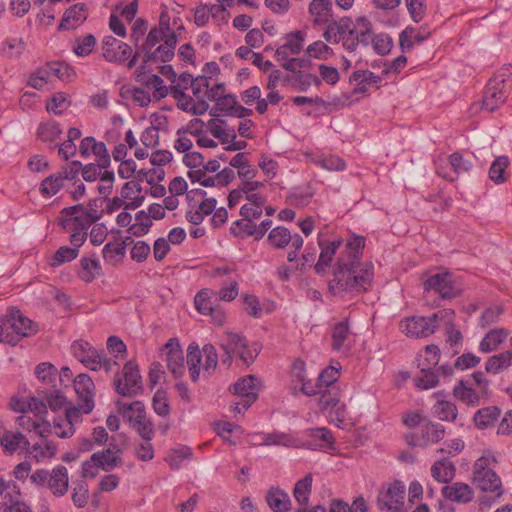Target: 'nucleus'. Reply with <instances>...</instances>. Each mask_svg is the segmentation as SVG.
I'll return each instance as SVG.
<instances>
[{
    "label": "nucleus",
    "instance_id": "nucleus-1",
    "mask_svg": "<svg viewBox=\"0 0 512 512\" xmlns=\"http://www.w3.org/2000/svg\"><path fill=\"white\" fill-rule=\"evenodd\" d=\"M365 239L354 236L346 243L345 255L341 256L334 270V279L329 283V290L334 295L343 292L366 291L373 280L374 271L371 263H360Z\"/></svg>",
    "mask_w": 512,
    "mask_h": 512
},
{
    "label": "nucleus",
    "instance_id": "nucleus-2",
    "mask_svg": "<svg viewBox=\"0 0 512 512\" xmlns=\"http://www.w3.org/2000/svg\"><path fill=\"white\" fill-rule=\"evenodd\" d=\"M372 23L367 17H359L356 24L350 17H342L331 21L323 33V37L329 43H341L348 52L356 58V50L359 45L368 46L370 41Z\"/></svg>",
    "mask_w": 512,
    "mask_h": 512
},
{
    "label": "nucleus",
    "instance_id": "nucleus-3",
    "mask_svg": "<svg viewBox=\"0 0 512 512\" xmlns=\"http://www.w3.org/2000/svg\"><path fill=\"white\" fill-rule=\"evenodd\" d=\"M455 318V312L451 309H442L429 317L410 316L402 319L399 323L400 331L412 339L427 338L434 334L441 321L451 323Z\"/></svg>",
    "mask_w": 512,
    "mask_h": 512
},
{
    "label": "nucleus",
    "instance_id": "nucleus-4",
    "mask_svg": "<svg viewBox=\"0 0 512 512\" xmlns=\"http://www.w3.org/2000/svg\"><path fill=\"white\" fill-rule=\"evenodd\" d=\"M220 347L225 352L221 362L227 368L231 366L235 355H238L246 365H249L257 357L261 348L257 343L249 347L246 339L241 334L230 331L224 333Z\"/></svg>",
    "mask_w": 512,
    "mask_h": 512
},
{
    "label": "nucleus",
    "instance_id": "nucleus-5",
    "mask_svg": "<svg viewBox=\"0 0 512 512\" xmlns=\"http://www.w3.org/2000/svg\"><path fill=\"white\" fill-rule=\"evenodd\" d=\"M187 365L190 378L197 381L200 375V366L204 375L210 376L216 369L218 364V354L212 344L204 345L202 351L197 344H190L187 348Z\"/></svg>",
    "mask_w": 512,
    "mask_h": 512
},
{
    "label": "nucleus",
    "instance_id": "nucleus-6",
    "mask_svg": "<svg viewBox=\"0 0 512 512\" xmlns=\"http://www.w3.org/2000/svg\"><path fill=\"white\" fill-rule=\"evenodd\" d=\"M495 462L496 459L490 452L478 458L473 466V482L481 491L494 493L499 498L503 494L501 479L490 467Z\"/></svg>",
    "mask_w": 512,
    "mask_h": 512
},
{
    "label": "nucleus",
    "instance_id": "nucleus-7",
    "mask_svg": "<svg viewBox=\"0 0 512 512\" xmlns=\"http://www.w3.org/2000/svg\"><path fill=\"white\" fill-rule=\"evenodd\" d=\"M511 76L512 68H505L488 82L483 97V108L485 110L492 112L505 102L507 82L510 81Z\"/></svg>",
    "mask_w": 512,
    "mask_h": 512
},
{
    "label": "nucleus",
    "instance_id": "nucleus-8",
    "mask_svg": "<svg viewBox=\"0 0 512 512\" xmlns=\"http://www.w3.org/2000/svg\"><path fill=\"white\" fill-rule=\"evenodd\" d=\"M71 349L73 355L90 370L98 371L104 369L106 372L111 370V362L103 357L88 342L83 340L75 341Z\"/></svg>",
    "mask_w": 512,
    "mask_h": 512
},
{
    "label": "nucleus",
    "instance_id": "nucleus-9",
    "mask_svg": "<svg viewBox=\"0 0 512 512\" xmlns=\"http://www.w3.org/2000/svg\"><path fill=\"white\" fill-rule=\"evenodd\" d=\"M114 386L118 394L132 397L142 390V378L138 365L132 361L127 362L121 375L114 379Z\"/></svg>",
    "mask_w": 512,
    "mask_h": 512
},
{
    "label": "nucleus",
    "instance_id": "nucleus-10",
    "mask_svg": "<svg viewBox=\"0 0 512 512\" xmlns=\"http://www.w3.org/2000/svg\"><path fill=\"white\" fill-rule=\"evenodd\" d=\"M423 284L425 290L435 291L442 299H452L460 293V290L455 285L452 274L449 272L431 275Z\"/></svg>",
    "mask_w": 512,
    "mask_h": 512
},
{
    "label": "nucleus",
    "instance_id": "nucleus-11",
    "mask_svg": "<svg viewBox=\"0 0 512 512\" xmlns=\"http://www.w3.org/2000/svg\"><path fill=\"white\" fill-rule=\"evenodd\" d=\"M230 13L222 6H213L212 4H201L194 10V23L197 27H204L212 18L217 26L228 23Z\"/></svg>",
    "mask_w": 512,
    "mask_h": 512
},
{
    "label": "nucleus",
    "instance_id": "nucleus-12",
    "mask_svg": "<svg viewBox=\"0 0 512 512\" xmlns=\"http://www.w3.org/2000/svg\"><path fill=\"white\" fill-rule=\"evenodd\" d=\"M102 53L108 62L121 64L130 58L132 48L113 36H106L102 42Z\"/></svg>",
    "mask_w": 512,
    "mask_h": 512
},
{
    "label": "nucleus",
    "instance_id": "nucleus-13",
    "mask_svg": "<svg viewBox=\"0 0 512 512\" xmlns=\"http://www.w3.org/2000/svg\"><path fill=\"white\" fill-rule=\"evenodd\" d=\"M404 496H405V486L399 482L395 481L390 484L386 489L380 491L377 504L379 509H387V510H399L404 504Z\"/></svg>",
    "mask_w": 512,
    "mask_h": 512
},
{
    "label": "nucleus",
    "instance_id": "nucleus-14",
    "mask_svg": "<svg viewBox=\"0 0 512 512\" xmlns=\"http://www.w3.org/2000/svg\"><path fill=\"white\" fill-rule=\"evenodd\" d=\"M261 386V380L253 375L245 376L234 384V393L242 398L241 404L244 410L248 409L255 402Z\"/></svg>",
    "mask_w": 512,
    "mask_h": 512
},
{
    "label": "nucleus",
    "instance_id": "nucleus-15",
    "mask_svg": "<svg viewBox=\"0 0 512 512\" xmlns=\"http://www.w3.org/2000/svg\"><path fill=\"white\" fill-rule=\"evenodd\" d=\"M74 388L81 401L80 407L85 414H89L94 408L95 385L87 374H79L74 379Z\"/></svg>",
    "mask_w": 512,
    "mask_h": 512
},
{
    "label": "nucleus",
    "instance_id": "nucleus-16",
    "mask_svg": "<svg viewBox=\"0 0 512 512\" xmlns=\"http://www.w3.org/2000/svg\"><path fill=\"white\" fill-rule=\"evenodd\" d=\"M167 368L175 378H180L185 372L183 351L175 339H170L164 346Z\"/></svg>",
    "mask_w": 512,
    "mask_h": 512
},
{
    "label": "nucleus",
    "instance_id": "nucleus-17",
    "mask_svg": "<svg viewBox=\"0 0 512 512\" xmlns=\"http://www.w3.org/2000/svg\"><path fill=\"white\" fill-rule=\"evenodd\" d=\"M472 164L464 160L463 156L455 152L449 156V163L445 166L438 164L436 172L443 178L454 181L461 173L468 172Z\"/></svg>",
    "mask_w": 512,
    "mask_h": 512
},
{
    "label": "nucleus",
    "instance_id": "nucleus-18",
    "mask_svg": "<svg viewBox=\"0 0 512 512\" xmlns=\"http://www.w3.org/2000/svg\"><path fill=\"white\" fill-rule=\"evenodd\" d=\"M97 221L96 215L86 216L83 212L77 214L65 213L64 209L60 212L59 224L66 231H85Z\"/></svg>",
    "mask_w": 512,
    "mask_h": 512
},
{
    "label": "nucleus",
    "instance_id": "nucleus-19",
    "mask_svg": "<svg viewBox=\"0 0 512 512\" xmlns=\"http://www.w3.org/2000/svg\"><path fill=\"white\" fill-rule=\"evenodd\" d=\"M79 150L83 157L93 154L100 167H108L110 165V155L106 145L103 142H97L94 137L83 138Z\"/></svg>",
    "mask_w": 512,
    "mask_h": 512
},
{
    "label": "nucleus",
    "instance_id": "nucleus-20",
    "mask_svg": "<svg viewBox=\"0 0 512 512\" xmlns=\"http://www.w3.org/2000/svg\"><path fill=\"white\" fill-rule=\"evenodd\" d=\"M177 34H170L163 44L144 53V63L147 62H168L174 57V50L177 45Z\"/></svg>",
    "mask_w": 512,
    "mask_h": 512
},
{
    "label": "nucleus",
    "instance_id": "nucleus-21",
    "mask_svg": "<svg viewBox=\"0 0 512 512\" xmlns=\"http://www.w3.org/2000/svg\"><path fill=\"white\" fill-rule=\"evenodd\" d=\"M305 37L302 32L294 31L284 37V42L276 49V59H286L300 54L303 50Z\"/></svg>",
    "mask_w": 512,
    "mask_h": 512
},
{
    "label": "nucleus",
    "instance_id": "nucleus-22",
    "mask_svg": "<svg viewBox=\"0 0 512 512\" xmlns=\"http://www.w3.org/2000/svg\"><path fill=\"white\" fill-rule=\"evenodd\" d=\"M1 447L5 454L28 453L30 442L25 435L20 432L6 431L1 437Z\"/></svg>",
    "mask_w": 512,
    "mask_h": 512
},
{
    "label": "nucleus",
    "instance_id": "nucleus-23",
    "mask_svg": "<svg viewBox=\"0 0 512 512\" xmlns=\"http://www.w3.org/2000/svg\"><path fill=\"white\" fill-rule=\"evenodd\" d=\"M12 322H15L14 330L16 331L17 343L24 337H31L38 332V324L26 317L20 310L9 309Z\"/></svg>",
    "mask_w": 512,
    "mask_h": 512
},
{
    "label": "nucleus",
    "instance_id": "nucleus-24",
    "mask_svg": "<svg viewBox=\"0 0 512 512\" xmlns=\"http://www.w3.org/2000/svg\"><path fill=\"white\" fill-rule=\"evenodd\" d=\"M88 16V9L85 4L78 3L70 7L64 13L59 25L60 30H72L84 23Z\"/></svg>",
    "mask_w": 512,
    "mask_h": 512
},
{
    "label": "nucleus",
    "instance_id": "nucleus-25",
    "mask_svg": "<svg viewBox=\"0 0 512 512\" xmlns=\"http://www.w3.org/2000/svg\"><path fill=\"white\" fill-rule=\"evenodd\" d=\"M453 395L456 399L469 406H477L481 399L486 398V396L473 387L470 380H460L453 388Z\"/></svg>",
    "mask_w": 512,
    "mask_h": 512
},
{
    "label": "nucleus",
    "instance_id": "nucleus-26",
    "mask_svg": "<svg viewBox=\"0 0 512 512\" xmlns=\"http://www.w3.org/2000/svg\"><path fill=\"white\" fill-rule=\"evenodd\" d=\"M206 133L217 138L221 144L227 145L236 139V132L223 119L212 118L206 123Z\"/></svg>",
    "mask_w": 512,
    "mask_h": 512
},
{
    "label": "nucleus",
    "instance_id": "nucleus-27",
    "mask_svg": "<svg viewBox=\"0 0 512 512\" xmlns=\"http://www.w3.org/2000/svg\"><path fill=\"white\" fill-rule=\"evenodd\" d=\"M443 496L453 502L469 503L473 500V489L466 483L454 482L442 488Z\"/></svg>",
    "mask_w": 512,
    "mask_h": 512
},
{
    "label": "nucleus",
    "instance_id": "nucleus-28",
    "mask_svg": "<svg viewBox=\"0 0 512 512\" xmlns=\"http://www.w3.org/2000/svg\"><path fill=\"white\" fill-rule=\"evenodd\" d=\"M120 453L121 449L117 445H110L106 450L93 453L91 459L95 461L101 469L110 471L122 464Z\"/></svg>",
    "mask_w": 512,
    "mask_h": 512
},
{
    "label": "nucleus",
    "instance_id": "nucleus-29",
    "mask_svg": "<svg viewBox=\"0 0 512 512\" xmlns=\"http://www.w3.org/2000/svg\"><path fill=\"white\" fill-rule=\"evenodd\" d=\"M215 109L223 112L227 116L236 118H245L253 114L251 109L240 105L236 97L229 94H225V96L216 103Z\"/></svg>",
    "mask_w": 512,
    "mask_h": 512
},
{
    "label": "nucleus",
    "instance_id": "nucleus-30",
    "mask_svg": "<svg viewBox=\"0 0 512 512\" xmlns=\"http://www.w3.org/2000/svg\"><path fill=\"white\" fill-rule=\"evenodd\" d=\"M68 471L65 466L55 467L49 474L48 488L56 496H63L68 490Z\"/></svg>",
    "mask_w": 512,
    "mask_h": 512
},
{
    "label": "nucleus",
    "instance_id": "nucleus-31",
    "mask_svg": "<svg viewBox=\"0 0 512 512\" xmlns=\"http://www.w3.org/2000/svg\"><path fill=\"white\" fill-rule=\"evenodd\" d=\"M331 0H312L309 5V13L317 24L330 23L333 16Z\"/></svg>",
    "mask_w": 512,
    "mask_h": 512
},
{
    "label": "nucleus",
    "instance_id": "nucleus-32",
    "mask_svg": "<svg viewBox=\"0 0 512 512\" xmlns=\"http://www.w3.org/2000/svg\"><path fill=\"white\" fill-rule=\"evenodd\" d=\"M509 332L505 328H495L490 330L479 344V350L482 353H490L496 351L500 345L506 340Z\"/></svg>",
    "mask_w": 512,
    "mask_h": 512
},
{
    "label": "nucleus",
    "instance_id": "nucleus-33",
    "mask_svg": "<svg viewBox=\"0 0 512 512\" xmlns=\"http://www.w3.org/2000/svg\"><path fill=\"white\" fill-rule=\"evenodd\" d=\"M512 366V349L489 357L485 363L488 373L499 374Z\"/></svg>",
    "mask_w": 512,
    "mask_h": 512
},
{
    "label": "nucleus",
    "instance_id": "nucleus-34",
    "mask_svg": "<svg viewBox=\"0 0 512 512\" xmlns=\"http://www.w3.org/2000/svg\"><path fill=\"white\" fill-rule=\"evenodd\" d=\"M117 409L131 424L136 423L138 420H143L146 417L145 406L141 401H134L130 404L118 401Z\"/></svg>",
    "mask_w": 512,
    "mask_h": 512
},
{
    "label": "nucleus",
    "instance_id": "nucleus-35",
    "mask_svg": "<svg viewBox=\"0 0 512 512\" xmlns=\"http://www.w3.org/2000/svg\"><path fill=\"white\" fill-rule=\"evenodd\" d=\"M500 414L501 410L496 406L484 407L474 414L473 421L477 428L486 429L494 425Z\"/></svg>",
    "mask_w": 512,
    "mask_h": 512
},
{
    "label": "nucleus",
    "instance_id": "nucleus-36",
    "mask_svg": "<svg viewBox=\"0 0 512 512\" xmlns=\"http://www.w3.org/2000/svg\"><path fill=\"white\" fill-rule=\"evenodd\" d=\"M266 501L273 512H286L291 505L288 494L278 488H271L268 491Z\"/></svg>",
    "mask_w": 512,
    "mask_h": 512
},
{
    "label": "nucleus",
    "instance_id": "nucleus-37",
    "mask_svg": "<svg viewBox=\"0 0 512 512\" xmlns=\"http://www.w3.org/2000/svg\"><path fill=\"white\" fill-rule=\"evenodd\" d=\"M37 393L43 400L46 401V404L53 411L60 410L65 407L67 400L62 392L55 388H45L39 387L37 389Z\"/></svg>",
    "mask_w": 512,
    "mask_h": 512
},
{
    "label": "nucleus",
    "instance_id": "nucleus-38",
    "mask_svg": "<svg viewBox=\"0 0 512 512\" xmlns=\"http://www.w3.org/2000/svg\"><path fill=\"white\" fill-rule=\"evenodd\" d=\"M101 273V265L95 257H83L80 260V270L78 272L79 277L89 283L97 278Z\"/></svg>",
    "mask_w": 512,
    "mask_h": 512
},
{
    "label": "nucleus",
    "instance_id": "nucleus-39",
    "mask_svg": "<svg viewBox=\"0 0 512 512\" xmlns=\"http://www.w3.org/2000/svg\"><path fill=\"white\" fill-rule=\"evenodd\" d=\"M248 203L241 207L240 214L244 218L258 219L262 215V207L265 198L261 194H252L247 196Z\"/></svg>",
    "mask_w": 512,
    "mask_h": 512
},
{
    "label": "nucleus",
    "instance_id": "nucleus-40",
    "mask_svg": "<svg viewBox=\"0 0 512 512\" xmlns=\"http://www.w3.org/2000/svg\"><path fill=\"white\" fill-rule=\"evenodd\" d=\"M510 166V160L507 156H498L491 164L489 169V178L495 184H502L507 181V168Z\"/></svg>",
    "mask_w": 512,
    "mask_h": 512
},
{
    "label": "nucleus",
    "instance_id": "nucleus-41",
    "mask_svg": "<svg viewBox=\"0 0 512 512\" xmlns=\"http://www.w3.org/2000/svg\"><path fill=\"white\" fill-rule=\"evenodd\" d=\"M455 466L448 460L435 462L431 467V473L435 480L441 483H449L455 476Z\"/></svg>",
    "mask_w": 512,
    "mask_h": 512
},
{
    "label": "nucleus",
    "instance_id": "nucleus-42",
    "mask_svg": "<svg viewBox=\"0 0 512 512\" xmlns=\"http://www.w3.org/2000/svg\"><path fill=\"white\" fill-rule=\"evenodd\" d=\"M35 374L39 381L52 388H55L57 381L61 380L56 367L49 362L38 364L35 368Z\"/></svg>",
    "mask_w": 512,
    "mask_h": 512
},
{
    "label": "nucleus",
    "instance_id": "nucleus-43",
    "mask_svg": "<svg viewBox=\"0 0 512 512\" xmlns=\"http://www.w3.org/2000/svg\"><path fill=\"white\" fill-rule=\"evenodd\" d=\"M68 178L65 173H57L46 177L40 184V192L43 196H54L63 186Z\"/></svg>",
    "mask_w": 512,
    "mask_h": 512
},
{
    "label": "nucleus",
    "instance_id": "nucleus-44",
    "mask_svg": "<svg viewBox=\"0 0 512 512\" xmlns=\"http://www.w3.org/2000/svg\"><path fill=\"white\" fill-rule=\"evenodd\" d=\"M314 392V395H318L317 403L322 411H330L338 402H340L339 391L334 387L330 389L325 388L319 391L314 390Z\"/></svg>",
    "mask_w": 512,
    "mask_h": 512
},
{
    "label": "nucleus",
    "instance_id": "nucleus-45",
    "mask_svg": "<svg viewBox=\"0 0 512 512\" xmlns=\"http://www.w3.org/2000/svg\"><path fill=\"white\" fill-rule=\"evenodd\" d=\"M82 409L79 406L66 409L65 416L63 417L62 425H66V429L63 431H57V436L60 438L71 437L74 432V424L80 420Z\"/></svg>",
    "mask_w": 512,
    "mask_h": 512
},
{
    "label": "nucleus",
    "instance_id": "nucleus-46",
    "mask_svg": "<svg viewBox=\"0 0 512 512\" xmlns=\"http://www.w3.org/2000/svg\"><path fill=\"white\" fill-rule=\"evenodd\" d=\"M445 435V429L441 424H435L427 420L423 423L421 429V436L423 444L436 443L443 439Z\"/></svg>",
    "mask_w": 512,
    "mask_h": 512
},
{
    "label": "nucleus",
    "instance_id": "nucleus-47",
    "mask_svg": "<svg viewBox=\"0 0 512 512\" xmlns=\"http://www.w3.org/2000/svg\"><path fill=\"white\" fill-rule=\"evenodd\" d=\"M341 241H333L329 243L326 247H322L319 260L315 264L314 268L318 274H321L326 271L327 267L330 265L337 249L339 248Z\"/></svg>",
    "mask_w": 512,
    "mask_h": 512
},
{
    "label": "nucleus",
    "instance_id": "nucleus-48",
    "mask_svg": "<svg viewBox=\"0 0 512 512\" xmlns=\"http://www.w3.org/2000/svg\"><path fill=\"white\" fill-rule=\"evenodd\" d=\"M14 327L15 322H12L10 312L8 311L3 318H0V342L10 345L17 344Z\"/></svg>",
    "mask_w": 512,
    "mask_h": 512
},
{
    "label": "nucleus",
    "instance_id": "nucleus-49",
    "mask_svg": "<svg viewBox=\"0 0 512 512\" xmlns=\"http://www.w3.org/2000/svg\"><path fill=\"white\" fill-rule=\"evenodd\" d=\"M421 372L419 376L414 378L415 385L420 389H430L438 384V377L431 367L420 363Z\"/></svg>",
    "mask_w": 512,
    "mask_h": 512
},
{
    "label": "nucleus",
    "instance_id": "nucleus-50",
    "mask_svg": "<svg viewBox=\"0 0 512 512\" xmlns=\"http://www.w3.org/2000/svg\"><path fill=\"white\" fill-rule=\"evenodd\" d=\"M312 490V475L308 474L300 479L294 488L293 495L300 505H307Z\"/></svg>",
    "mask_w": 512,
    "mask_h": 512
},
{
    "label": "nucleus",
    "instance_id": "nucleus-51",
    "mask_svg": "<svg viewBox=\"0 0 512 512\" xmlns=\"http://www.w3.org/2000/svg\"><path fill=\"white\" fill-rule=\"evenodd\" d=\"M372 48L378 55L388 54L393 46L392 38L386 33H379L373 35V28L371 29L370 41Z\"/></svg>",
    "mask_w": 512,
    "mask_h": 512
},
{
    "label": "nucleus",
    "instance_id": "nucleus-52",
    "mask_svg": "<svg viewBox=\"0 0 512 512\" xmlns=\"http://www.w3.org/2000/svg\"><path fill=\"white\" fill-rule=\"evenodd\" d=\"M96 45V38L92 34L77 37L73 42V51L77 56L85 57L92 53Z\"/></svg>",
    "mask_w": 512,
    "mask_h": 512
},
{
    "label": "nucleus",
    "instance_id": "nucleus-53",
    "mask_svg": "<svg viewBox=\"0 0 512 512\" xmlns=\"http://www.w3.org/2000/svg\"><path fill=\"white\" fill-rule=\"evenodd\" d=\"M349 81L353 85H372L379 88L381 77L370 70H356L351 74Z\"/></svg>",
    "mask_w": 512,
    "mask_h": 512
},
{
    "label": "nucleus",
    "instance_id": "nucleus-54",
    "mask_svg": "<svg viewBox=\"0 0 512 512\" xmlns=\"http://www.w3.org/2000/svg\"><path fill=\"white\" fill-rule=\"evenodd\" d=\"M435 414L442 421L453 422L456 420L458 411L456 405L451 401L439 400L434 405Z\"/></svg>",
    "mask_w": 512,
    "mask_h": 512
},
{
    "label": "nucleus",
    "instance_id": "nucleus-55",
    "mask_svg": "<svg viewBox=\"0 0 512 512\" xmlns=\"http://www.w3.org/2000/svg\"><path fill=\"white\" fill-rule=\"evenodd\" d=\"M62 130L57 122L41 123L37 129V136L43 142H54L61 135Z\"/></svg>",
    "mask_w": 512,
    "mask_h": 512
},
{
    "label": "nucleus",
    "instance_id": "nucleus-56",
    "mask_svg": "<svg viewBox=\"0 0 512 512\" xmlns=\"http://www.w3.org/2000/svg\"><path fill=\"white\" fill-rule=\"evenodd\" d=\"M57 451L56 445L51 442L44 440L40 443H35L32 447H30L28 453H34L33 457L38 462L43 458H52L55 456Z\"/></svg>",
    "mask_w": 512,
    "mask_h": 512
},
{
    "label": "nucleus",
    "instance_id": "nucleus-57",
    "mask_svg": "<svg viewBox=\"0 0 512 512\" xmlns=\"http://www.w3.org/2000/svg\"><path fill=\"white\" fill-rule=\"evenodd\" d=\"M291 239L292 235L290 231L283 226L273 228L268 235V241L275 248L286 247Z\"/></svg>",
    "mask_w": 512,
    "mask_h": 512
},
{
    "label": "nucleus",
    "instance_id": "nucleus-58",
    "mask_svg": "<svg viewBox=\"0 0 512 512\" xmlns=\"http://www.w3.org/2000/svg\"><path fill=\"white\" fill-rule=\"evenodd\" d=\"M312 162L319 165L321 168L326 169L328 171H342L345 169V162L334 155L329 156H316L313 157Z\"/></svg>",
    "mask_w": 512,
    "mask_h": 512
},
{
    "label": "nucleus",
    "instance_id": "nucleus-59",
    "mask_svg": "<svg viewBox=\"0 0 512 512\" xmlns=\"http://www.w3.org/2000/svg\"><path fill=\"white\" fill-rule=\"evenodd\" d=\"M192 456L191 448L182 446L177 449H172L166 456L165 461L169 464L171 469H179L183 460L189 459Z\"/></svg>",
    "mask_w": 512,
    "mask_h": 512
},
{
    "label": "nucleus",
    "instance_id": "nucleus-60",
    "mask_svg": "<svg viewBox=\"0 0 512 512\" xmlns=\"http://www.w3.org/2000/svg\"><path fill=\"white\" fill-rule=\"evenodd\" d=\"M78 256V250L68 246L60 247L50 259L49 264L51 267H58L64 263L71 262Z\"/></svg>",
    "mask_w": 512,
    "mask_h": 512
},
{
    "label": "nucleus",
    "instance_id": "nucleus-61",
    "mask_svg": "<svg viewBox=\"0 0 512 512\" xmlns=\"http://www.w3.org/2000/svg\"><path fill=\"white\" fill-rule=\"evenodd\" d=\"M251 218H242L236 220L231 225V233L238 237L252 236L256 232V225L252 222Z\"/></svg>",
    "mask_w": 512,
    "mask_h": 512
},
{
    "label": "nucleus",
    "instance_id": "nucleus-62",
    "mask_svg": "<svg viewBox=\"0 0 512 512\" xmlns=\"http://www.w3.org/2000/svg\"><path fill=\"white\" fill-rule=\"evenodd\" d=\"M167 36L168 34L166 33V31L154 26L149 31L145 41L142 43L140 47V50L144 53L151 51V49L159 45L161 41L165 42Z\"/></svg>",
    "mask_w": 512,
    "mask_h": 512
},
{
    "label": "nucleus",
    "instance_id": "nucleus-63",
    "mask_svg": "<svg viewBox=\"0 0 512 512\" xmlns=\"http://www.w3.org/2000/svg\"><path fill=\"white\" fill-rule=\"evenodd\" d=\"M349 335V327L346 323L340 322L336 324L332 331V348L340 350Z\"/></svg>",
    "mask_w": 512,
    "mask_h": 512
},
{
    "label": "nucleus",
    "instance_id": "nucleus-64",
    "mask_svg": "<svg viewBox=\"0 0 512 512\" xmlns=\"http://www.w3.org/2000/svg\"><path fill=\"white\" fill-rule=\"evenodd\" d=\"M89 499V491L88 485L84 481H80L75 484L72 492V501L74 505L78 508L84 507L88 503Z\"/></svg>",
    "mask_w": 512,
    "mask_h": 512
}]
</instances>
